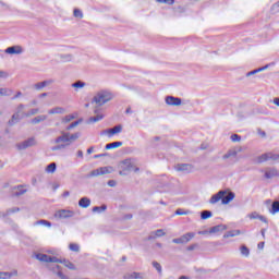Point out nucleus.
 Listing matches in <instances>:
<instances>
[{
	"label": "nucleus",
	"instance_id": "obj_1",
	"mask_svg": "<svg viewBox=\"0 0 279 279\" xmlns=\"http://www.w3.org/2000/svg\"><path fill=\"white\" fill-rule=\"evenodd\" d=\"M114 99V94L109 89H99L95 93L92 104H95L98 106V108H101L102 106H106V104H110Z\"/></svg>",
	"mask_w": 279,
	"mask_h": 279
},
{
	"label": "nucleus",
	"instance_id": "obj_2",
	"mask_svg": "<svg viewBox=\"0 0 279 279\" xmlns=\"http://www.w3.org/2000/svg\"><path fill=\"white\" fill-rule=\"evenodd\" d=\"M118 168L120 170V175H128L129 173H131V171H134V173H138V171H141V169L136 167V162H134V160L132 159L121 161L118 165Z\"/></svg>",
	"mask_w": 279,
	"mask_h": 279
},
{
	"label": "nucleus",
	"instance_id": "obj_3",
	"mask_svg": "<svg viewBox=\"0 0 279 279\" xmlns=\"http://www.w3.org/2000/svg\"><path fill=\"white\" fill-rule=\"evenodd\" d=\"M54 146H52V151H60V149H66L71 143L69 142V133H63L61 136L57 137L54 141Z\"/></svg>",
	"mask_w": 279,
	"mask_h": 279
},
{
	"label": "nucleus",
	"instance_id": "obj_4",
	"mask_svg": "<svg viewBox=\"0 0 279 279\" xmlns=\"http://www.w3.org/2000/svg\"><path fill=\"white\" fill-rule=\"evenodd\" d=\"M123 132V125L118 124L112 129H107L100 132V136H107V138H112V136H117V134H121Z\"/></svg>",
	"mask_w": 279,
	"mask_h": 279
},
{
	"label": "nucleus",
	"instance_id": "obj_5",
	"mask_svg": "<svg viewBox=\"0 0 279 279\" xmlns=\"http://www.w3.org/2000/svg\"><path fill=\"white\" fill-rule=\"evenodd\" d=\"M35 145H37L36 138L29 137L28 140H26L24 142L17 143L15 145V147L19 151H23L25 149H29V147H35Z\"/></svg>",
	"mask_w": 279,
	"mask_h": 279
},
{
	"label": "nucleus",
	"instance_id": "obj_6",
	"mask_svg": "<svg viewBox=\"0 0 279 279\" xmlns=\"http://www.w3.org/2000/svg\"><path fill=\"white\" fill-rule=\"evenodd\" d=\"M113 172H114V168L110 166L100 167L90 172V178H98V175H108V173H113Z\"/></svg>",
	"mask_w": 279,
	"mask_h": 279
},
{
	"label": "nucleus",
	"instance_id": "obj_7",
	"mask_svg": "<svg viewBox=\"0 0 279 279\" xmlns=\"http://www.w3.org/2000/svg\"><path fill=\"white\" fill-rule=\"evenodd\" d=\"M36 259L40 263H62V259L58 258L57 256H49L43 253L37 254Z\"/></svg>",
	"mask_w": 279,
	"mask_h": 279
},
{
	"label": "nucleus",
	"instance_id": "obj_8",
	"mask_svg": "<svg viewBox=\"0 0 279 279\" xmlns=\"http://www.w3.org/2000/svg\"><path fill=\"white\" fill-rule=\"evenodd\" d=\"M75 215V211L69 209L57 210L53 215L54 219H71Z\"/></svg>",
	"mask_w": 279,
	"mask_h": 279
},
{
	"label": "nucleus",
	"instance_id": "obj_9",
	"mask_svg": "<svg viewBox=\"0 0 279 279\" xmlns=\"http://www.w3.org/2000/svg\"><path fill=\"white\" fill-rule=\"evenodd\" d=\"M23 110H25V106H24V105H20V106L17 107L16 113H14V114L12 116V119L9 121V125H14L15 123H19L21 117H23V116L21 114V112H23Z\"/></svg>",
	"mask_w": 279,
	"mask_h": 279
},
{
	"label": "nucleus",
	"instance_id": "obj_10",
	"mask_svg": "<svg viewBox=\"0 0 279 279\" xmlns=\"http://www.w3.org/2000/svg\"><path fill=\"white\" fill-rule=\"evenodd\" d=\"M24 51L25 50L19 45L9 47L4 50V52L9 56H21V53H23Z\"/></svg>",
	"mask_w": 279,
	"mask_h": 279
},
{
	"label": "nucleus",
	"instance_id": "obj_11",
	"mask_svg": "<svg viewBox=\"0 0 279 279\" xmlns=\"http://www.w3.org/2000/svg\"><path fill=\"white\" fill-rule=\"evenodd\" d=\"M279 155L272 153H266L258 157L257 162H267V160H278Z\"/></svg>",
	"mask_w": 279,
	"mask_h": 279
},
{
	"label": "nucleus",
	"instance_id": "obj_12",
	"mask_svg": "<svg viewBox=\"0 0 279 279\" xmlns=\"http://www.w3.org/2000/svg\"><path fill=\"white\" fill-rule=\"evenodd\" d=\"M262 173H264L267 180H271V178H278L279 175L278 169L276 168H268L266 170H262Z\"/></svg>",
	"mask_w": 279,
	"mask_h": 279
},
{
	"label": "nucleus",
	"instance_id": "obj_13",
	"mask_svg": "<svg viewBox=\"0 0 279 279\" xmlns=\"http://www.w3.org/2000/svg\"><path fill=\"white\" fill-rule=\"evenodd\" d=\"M228 192L226 191H219L217 194H214L210 199L209 204H219V202H222L223 195H227Z\"/></svg>",
	"mask_w": 279,
	"mask_h": 279
},
{
	"label": "nucleus",
	"instance_id": "obj_14",
	"mask_svg": "<svg viewBox=\"0 0 279 279\" xmlns=\"http://www.w3.org/2000/svg\"><path fill=\"white\" fill-rule=\"evenodd\" d=\"M174 169L181 173H191V171H193V166L189 163H179L174 167Z\"/></svg>",
	"mask_w": 279,
	"mask_h": 279
},
{
	"label": "nucleus",
	"instance_id": "obj_15",
	"mask_svg": "<svg viewBox=\"0 0 279 279\" xmlns=\"http://www.w3.org/2000/svg\"><path fill=\"white\" fill-rule=\"evenodd\" d=\"M166 104L167 106H174V107L182 106V99L173 96H167Z\"/></svg>",
	"mask_w": 279,
	"mask_h": 279
},
{
	"label": "nucleus",
	"instance_id": "obj_16",
	"mask_svg": "<svg viewBox=\"0 0 279 279\" xmlns=\"http://www.w3.org/2000/svg\"><path fill=\"white\" fill-rule=\"evenodd\" d=\"M51 84H53V81L48 80V81H43L39 83H36L34 85L35 90H43V88H47V86H51Z\"/></svg>",
	"mask_w": 279,
	"mask_h": 279
},
{
	"label": "nucleus",
	"instance_id": "obj_17",
	"mask_svg": "<svg viewBox=\"0 0 279 279\" xmlns=\"http://www.w3.org/2000/svg\"><path fill=\"white\" fill-rule=\"evenodd\" d=\"M235 197V194L233 192H229L227 195L225 194L222 196V205L223 206H228V204H230V202H233Z\"/></svg>",
	"mask_w": 279,
	"mask_h": 279
},
{
	"label": "nucleus",
	"instance_id": "obj_18",
	"mask_svg": "<svg viewBox=\"0 0 279 279\" xmlns=\"http://www.w3.org/2000/svg\"><path fill=\"white\" fill-rule=\"evenodd\" d=\"M71 87L74 88L75 93H80L82 88H86V83L82 81H77L75 83H72Z\"/></svg>",
	"mask_w": 279,
	"mask_h": 279
},
{
	"label": "nucleus",
	"instance_id": "obj_19",
	"mask_svg": "<svg viewBox=\"0 0 279 279\" xmlns=\"http://www.w3.org/2000/svg\"><path fill=\"white\" fill-rule=\"evenodd\" d=\"M145 275L143 272H131L124 275V279H143Z\"/></svg>",
	"mask_w": 279,
	"mask_h": 279
},
{
	"label": "nucleus",
	"instance_id": "obj_20",
	"mask_svg": "<svg viewBox=\"0 0 279 279\" xmlns=\"http://www.w3.org/2000/svg\"><path fill=\"white\" fill-rule=\"evenodd\" d=\"M226 229V225H218L209 230V234H218V232H223Z\"/></svg>",
	"mask_w": 279,
	"mask_h": 279
},
{
	"label": "nucleus",
	"instance_id": "obj_21",
	"mask_svg": "<svg viewBox=\"0 0 279 279\" xmlns=\"http://www.w3.org/2000/svg\"><path fill=\"white\" fill-rule=\"evenodd\" d=\"M74 119H77V114H75V113L68 114V116H64L63 118H61V123L63 125H66V123H71V121H73Z\"/></svg>",
	"mask_w": 279,
	"mask_h": 279
},
{
	"label": "nucleus",
	"instance_id": "obj_22",
	"mask_svg": "<svg viewBox=\"0 0 279 279\" xmlns=\"http://www.w3.org/2000/svg\"><path fill=\"white\" fill-rule=\"evenodd\" d=\"M194 238H195V233L189 232L181 236V241L184 245V244L189 243L191 240H193Z\"/></svg>",
	"mask_w": 279,
	"mask_h": 279
},
{
	"label": "nucleus",
	"instance_id": "obj_23",
	"mask_svg": "<svg viewBox=\"0 0 279 279\" xmlns=\"http://www.w3.org/2000/svg\"><path fill=\"white\" fill-rule=\"evenodd\" d=\"M64 112H66V109L62 107H54L48 110V114H64Z\"/></svg>",
	"mask_w": 279,
	"mask_h": 279
},
{
	"label": "nucleus",
	"instance_id": "obj_24",
	"mask_svg": "<svg viewBox=\"0 0 279 279\" xmlns=\"http://www.w3.org/2000/svg\"><path fill=\"white\" fill-rule=\"evenodd\" d=\"M80 208H88L90 206V198L88 197H82L78 201Z\"/></svg>",
	"mask_w": 279,
	"mask_h": 279
},
{
	"label": "nucleus",
	"instance_id": "obj_25",
	"mask_svg": "<svg viewBox=\"0 0 279 279\" xmlns=\"http://www.w3.org/2000/svg\"><path fill=\"white\" fill-rule=\"evenodd\" d=\"M123 146V142H113L110 144H107L105 146V149L110 150V149H119V147Z\"/></svg>",
	"mask_w": 279,
	"mask_h": 279
},
{
	"label": "nucleus",
	"instance_id": "obj_26",
	"mask_svg": "<svg viewBox=\"0 0 279 279\" xmlns=\"http://www.w3.org/2000/svg\"><path fill=\"white\" fill-rule=\"evenodd\" d=\"M267 69H269V65H265V66L258 68L256 70H253L251 72H247L246 77H252V75H256V73H263V71H267Z\"/></svg>",
	"mask_w": 279,
	"mask_h": 279
},
{
	"label": "nucleus",
	"instance_id": "obj_27",
	"mask_svg": "<svg viewBox=\"0 0 279 279\" xmlns=\"http://www.w3.org/2000/svg\"><path fill=\"white\" fill-rule=\"evenodd\" d=\"M239 235H241V230H232V231H228L223 235V239H231V238L239 236Z\"/></svg>",
	"mask_w": 279,
	"mask_h": 279
},
{
	"label": "nucleus",
	"instance_id": "obj_28",
	"mask_svg": "<svg viewBox=\"0 0 279 279\" xmlns=\"http://www.w3.org/2000/svg\"><path fill=\"white\" fill-rule=\"evenodd\" d=\"M165 234H167L165 230L158 229L156 231H153L150 236L151 239H160V236H165Z\"/></svg>",
	"mask_w": 279,
	"mask_h": 279
},
{
	"label": "nucleus",
	"instance_id": "obj_29",
	"mask_svg": "<svg viewBox=\"0 0 279 279\" xmlns=\"http://www.w3.org/2000/svg\"><path fill=\"white\" fill-rule=\"evenodd\" d=\"M57 169H58V166L56 165V162H51V163H49V165L46 167L45 171H46V173H51V174H53Z\"/></svg>",
	"mask_w": 279,
	"mask_h": 279
},
{
	"label": "nucleus",
	"instance_id": "obj_30",
	"mask_svg": "<svg viewBox=\"0 0 279 279\" xmlns=\"http://www.w3.org/2000/svg\"><path fill=\"white\" fill-rule=\"evenodd\" d=\"M99 121H104V114L99 113L96 117H92L87 120V123H99Z\"/></svg>",
	"mask_w": 279,
	"mask_h": 279
},
{
	"label": "nucleus",
	"instance_id": "obj_31",
	"mask_svg": "<svg viewBox=\"0 0 279 279\" xmlns=\"http://www.w3.org/2000/svg\"><path fill=\"white\" fill-rule=\"evenodd\" d=\"M43 121H47V116H38L36 118H34L31 123H33V125H36L38 123H43Z\"/></svg>",
	"mask_w": 279,
	"mask_h": 279
},
{
	"label": "nucleus",
	"instance_id": "obj_32",
	"mask_svg": "<svg viewBox=\"0 0 279 279\" xmlns=\"http://www.w3.org/2000/svg\"><path fill=\"white\" fill-rule=\"evenodd\" d=\"M61 260H62L61 265H64V267H66L68 269H71L72 271L76 269L75 264L71 263L70 260H66V259H61Z\"/></svg>",
	"mask_w": 279,
	"mask_h": 279
},
{
	"label": "nucleus",
	"instance_id": "obj_33",
	"mask_svg": "<svg viewBox=\"0 0 279 279\" xmlns=\"http://www.w3.org/2000/svg\"><path fill=\"white\" fill-rule=\"evenodd\" d=\"M270 215H277L279 213V202L276 201L271 205V209L269 210Z\"/></svg>",
	"mask_w": 279,
	"mask_h": 279
},
{
	"label": "nucleus",
	"instance_id": "obj_34",
	"mask_svg": "<svg viewBox=\"0 0 279 279\" xmlns=\"http://www.w3.org/2000/svg\"><path fill=\"white\" fill-rule=\"evenodd\" d=\"M12 89L10 88H0V97H10L12 96Z\"/></svg>",
	"mask_w": 279,
	"mask_h": 279
},
{
	"label": "nucleus",
	"instance_id": "obj_35",
	"mask_svg": "<svg viewBox=\"0 0 279 279\" xmlns=\"http://www.w3.org/2000/svg\"><path fill=\"white\" fill-rule=\"evenodd\" d=\"M34 226H44L45 228H51V222L47 221V220H38L36 222H34Z\"/></svg>",
	"mask_w": 279,
	"mask_h": 279
},
{
	"label": "nucleus",
	"instance_id": "obj_36",
	"mask_svg": "<svg viewBox=\"0 0 279 279\" xmlns=\"http://www.w3.org/2000/svg\"><path fill=\"white\" fill-rule=\"evenodd\" d=\"M106 210H108V206L106 205H102V206H96V207H93V213H98V214H101V213H106Z\"/></svg>",
	"mask_w": 279,
	"mask_h": 279
},
{
	"label": "nucleus",
	"instance_id": "obj_37",
	"mask_svg": "<svg viewBox=\"0 0 279 279\" xmlns=\"http://www.w3.org/2000/svg\"><path fill=\"white\" fill-rule=\"evenodd\" d=\"M81 134L80 133H74V134H69L68 133V140L71 143H75V141H77V138H80Z\"/></svg>",
	"mask_w": 279,
	"mask_h": 279
},
{
	"label": "nucleus",
	"instance_id": "obj_38",
	"mask_svg": "<svg viewBox=\"0 0 279 279\" xmlns=\"http://www.w3.org/2000/svg\"><path fill=\"white\" fill-rule=\"evenodd\" d=\"M25 193H27V190H25V187H23V186H17L16 189H15V192H14V194L19 197V196H21V195H25Z\"/></svg>",
	"mask_w": 279,
	"mask_h": 279
},
{
	"label": "nucleus",
	"instance_id": "obj_39",
	"mask_svg": "<svg viewBox=\"0 0 279 279\" xmlns=\"http://www.w3.org/2000/svg\"><path fill=\"white\" fill-rule=\"evenodd\" d=\"M240 253L242 256H244L245 258H247V256H250V248H247V246H241L240 247Z\"/></svg>",
	"mask_w": 279,
	"mask_h": 279
},
{
	"label": "nucleus",
	"instance_id": "obj_40",
	"mask_svg": "<svg viewBox=\"0 0 279 279\" xmlns=\"http://www.w3.org/2000/svg\"><path fill=\"white\" fill-rule=\"evenodd\" d=\"M210 217H213V213H211V211L204 210V211H202V214H201V218H202L203 220L210 219Z\"/></svg>",
	"mask_w": 279,
	"mask_h": 279
},
{
	"label": "nucleus",
	"instance_id": "obj_41",
	"mask_svg": "<svg viewBox=\"0 0 279 279\" xmlns=\"http://www.w3.org/2000/svg\"><path fill=\"white\" fill-rule=\"evenodd\" d=\"M69 250L71 252H80V244H77V243H70L69 244Z\"/></svg>",
	"mask_w": 279,
	"mask_h": 279
},
{
	"label": "nucleus",
	"instance_id": "obj_42",
	"mask_svg": "<svg viewBox=\"0 0 279 279\" xmlns=\"http://www.w3.org/2000/svg\"><path fill=\"white\" fill-rule=\"evenodd\" d=\"M248 219L254 220V219H259L260 214L258 211H252L251 214H247L246 216Z\"/></svg>",
	"mask_w": 279,
	"mask_h": 279
},
{
	"label": "nucleus",
	"instance_id": "obj_43",
	"mask_svg": "<svg viewBox=\"0 0 279 279\" xmlns=\"http://www.w3.org/2000/svg\"><path fill=\"white\" fill-rule=\"evenodd\" d=\"M60 58L62 62H71V60H73L72 54H61Z\"/></svg>",
	"mask_w": 279,
	"mask_h": 279
},
{
	"label": "nucleus",
	"instance_id": "obj_44",
	"mask_svg": "<svg viewBox=\"0 0 279 279\" xmlns=\"http://www.w3.org/2000/svg\"><path fill=\"white\" fill-rule=\"evenodd\" d=\"M80 123H82V120H77L75 122H72L70 125L66 126V130L71 131V130L77 128V125H80Z\"/></svg>",
	"mask_w": 279,
	"mask_h": 279
},
{
	"label": "nucleus",
	"instance_id": "obj_45",
	"mask_svg": "<svg viewBox=\"0 0 279 279\" xmlns=\"http://www.w3.org/2000/svg\"><path fill=\"white\" fill-rule=\"evenodd\" d=\"M74 16H75V19H84V13H82V10L75 9Z\"/></svg>",
	"mask_w": 279,
	"mask_h": 279
},
{
	"label": "nucleus",
	"instance_id": "obj_46",
	"mask_svg": "<svg viewBox=\"0 0 279 279\" xmlns=\"http://www.w3.org/2000/svg\"><path fill=\"white\" fill-rule=\"evenodd\" d=\"M157 3H166V5H173L175 3V0H155Z\"/></svg>",
	"mask_w": 279,
	"mask_h": 279
},
{
	"label": "nucleus",
	"instance_id": "obj_47",
	"mask_svg": "<svg viewBox=\"0 0 279 279\" xmlns=\"http://www.w3.org/2000/svg\"><path fill=\"white\" fill-rule=\"evenodd\" d=\"M153 267H155L159 274H162V266H160L158 262H153Z\"/></svg>",
	"mask_w": 279,
	"mask_h": 279
},
{
	"label": "nucleus",
	"instance_id": "obj_48",
	"mask_svg": "<svg viewBox=\"0 0 279 279\" xmlns=\"http://www.w3.org/2000/svg\"><path fill=\"white\" fill-rule=\"evenodd\" d=\"M272 14H278L279 12V1L271 7Z\"/></svg>",
	"mask_w": 279,
	"mask_h": 279
},
{
	"label": "nucleus",
	"instance_id": "obj_49",
	"mask_svg": "<svg viewBox=\"0 0 279 279\" xmlns=\"http://www.w3.org/2000/svg\"><path fill=\"white\" fill-rule=\"evenodd\" d=\"M39 110L38 109H32L27 113L24 114V117H34V114H38Z\"/></svg>",
	"mask_w": 279,
	"mask_h": 279
},
{
	"label": "nucleus",
	"instance_id": "obj_50",
	"mask_svg": "<svg viewBox=\"0 0 279 279\" xmlns=\"http://www.w3.org/2000/svg\"><path fill=\"white\" fill-rule=\"evenodd\" d=\"M232 156H236V151H229L226 155H223V160H228V158H232Z\"/></svg>",
	"mask_w": 279,
	"mask_h": 279
},
{
	"label": "nucleus",
	"instance_id": "obj_51",
	"mask_svg": "<svg viewBox=\"0 0 279 279\" xmlns=\"http://www.w3.org/2000/svg\"><path fill=\"white\" fill-rule=\"evenodd\" d=\"M231 141L232 143H239V141H241V136L233 134L231 135Z\"/></svg>",
	"mask_w": 279,
	"mask_h": 279
},
{
	"label": "nucleus",
	"instance_id": "obj_52",
	"mask_svg": "<svg viewBox=\"0 0 279 279\" xmlns=\"http://www.w3.org/2000/svg\"><path fill=\"white\" fill-rule=\"evenodd\" d=\"M191 214V211H184V210H182V209H177L175 210V215H179V216H182V215H190Z\"/></svg>",
	"mask_w": 279,
	"mask_h": 279
},
{
	"label": "nucleus",
	"instance_id": "obj_53",
	"mask_svg": "<svg viewBox=\"0 0 279 279\" xmlns=\"http://www.w3.org/2000/svg\"><path fill=\"white\" fill-rule=\"evenodd\" d=\"M19 210H21L19 207H14V208H11L7 211V215H12L14 213H19Z\"/></svg>",
	"mask_w": 279,
	"mask_h": 279
},
{
	"label": "nucleus",
	"instance_id": "obj_54",
	"mask_svg": "<svg viewBox=\"0 0 279 279\" xmlns=\"http://www.w3.org/2000/svg\"><path fill=\"white\" fill-rule=\"evenodd\" d=\"M0 279H10V272H1L0 271Z\"/></svg>",
	"mask_w": 279,
	"mask_h": 279
},
{
	"label": "nucleus",
	"instance_id": "obj_55",
	"mask_svg": "<svg viewBox=\"0 0 279 279\" xmlns=\"http://www.w3.org/2000/svg\"><path fill=\"white\" fill-rule=\"evenodd\" d=\"M259 221H262V223H269V220H267V218L263 215H259V218H257Z\"/></svg>",
	"mask_w": 279,
	"mask_h": 279
},
{
	"label": "nucleus",
	"instance_id": "obj_56",
	"mask_svg": "<svg viewBox=\"0 0 279 279\" xmlns=\"http://www.w3.org/2000/svg\"><path fill=\"white\" fill-rule=\"evenodd\" d=\"M172 243H175L177 245H183L182 238L173 239Z\"/></svg>",
	"mask_w": 279,
	"mask_h": 279
},
{
	"label": "nucleus",
	"instance_id": "obj_57",
	"mask_svg": "<svg viewBox=\"0 0 279 279\" xmlns=\"http://www.w3.org/2000/svg\"><path fill=\"white\" fill-rule=\"evenodd\" d=\"M10 278H14L16 276H19V271L17 270H12L11 272H9Z\"/></svg>",
	"mask_w": 279,
	"mask_h": 279
},
{
	"label": "nucleus",
	"instance_id": "obj_58",
	"mask_svg": "<svg viewBox=\"0 0 279 279\" xmlns=\"http://www.w3.org/2000/svg\"><path fill=\"white\" fill-rule=\"evenodd\" d=\"M108 186H111V187L117 186V181H114V180L108 181Z\"/></svg>",
	"mask_w": 279,
	"mask_h": 279
},
{
	"label": "nucleus",
	"instance_id": "obj_59",
	"mask_svg": "<svg viewBox=\"0 0 279 279\" xmlns=\"http://www.w3.org/2000/svg\"><path fill=\"white\" fill-rule=\"evenodd\" d=\"M258 250H265V242H260L257 245Z\"/></svg>",
	"mask_w": 279,
	"mask_h": 279
},
{
	"label": "nucleus",
	"instance_id": "obj_60",
	"mask_svg": "<svg viewBox=\"0 0 279 279\" xmlns=\"http://www.w3.org/2000/svg\"><path fill=\"white\" fill-rule=\"evenodd\" d=\"M0 77H8V72L0 71Z\"/></svg>",
	"mask_w": 279,
	"mask_h": 279
},
{
	"label": "nucleus",
	"instance_id": "obj_61",
	"mask_svg": "<svg viewBox=\"0 0 279 279\" xmlns=\"http://www.w3.org/2000/svg\"><path fill=\"white\" fill-rule=\"evenodd\" d=\"M272 102L275 104V106H278V108H279V98H275V99L272 100Z\"/></svg>",
	"mask_w": 279,
	"mask_h": 279
},
{
	"label": "nucleus",
	"instance_id": "obj_62",
	"mask_svg": "<svg viewBox=\"0 0 279 279\" xmlns=\"http://www.w3.org/2000/svg\"><path fill=\"white\" fill-rule=\"evenodd\" d=\"M77 156H78V158H84V153L82 150H78Z\"/></svg>",
	"mask_w": 279,
	"mask_h": 279
},
{
	"label": "nucleus",
	"instance_id": "obj_63",
	"mask_svg": "<svg viewBox=\"0 0 279 279\" xmlns=\"http://www.w3.org/2000/svg\"><path fill=\"white\" fill-rule=\"evenodd\" d=\"M47 95H48L47 93H43L38 97H39V99H43V98L47 97Z\"/></svg>",
	"mask_w": 279,
	"mask_h": 279
},
{
	"label": "nucleus",
	"instance_id": "obj_64",
	"mask_svg": "<svg viewBox=\"0 0 279 279\" xmlns=\"http://www.w3.org/2000/svg\"><path fill=\"white\" fill-rule=\"evenodd\" d=\"M93 151H94L93 147L87 149V154H93Z\"/></svg>",
	"mask_w": 279,
	"mask_h": 279
}]
</instances>
